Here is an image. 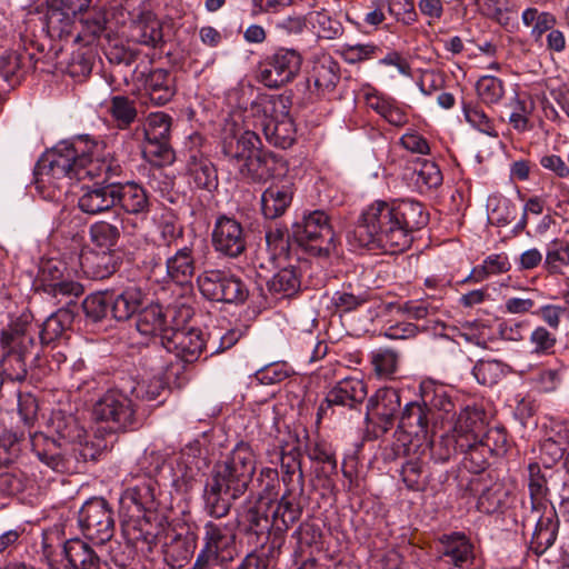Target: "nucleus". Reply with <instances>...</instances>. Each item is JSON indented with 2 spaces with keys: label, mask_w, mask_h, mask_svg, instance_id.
Masks as SVG:
<instances>
[{
  "label": "nucleus",
  "mask_w": 569,
  "mask_h": 569,
  "mask_svg": "<svg viewBox=\"0 0 569 569\" xmlns=\"http://www.w3.org/2000/svg\"><path fill=\"white\" fill-rule=\"evenodd\" d=\"M429 214L415 200H377L361 213L350 239L359 247L401 252L412 242V233L423 228Z\"/></svg>",
  "instance_id": "1"
},
{
  "label": "nucleus",
  "mask_w": 569,
  "mask_h": 569,
  "mask_svg": "<svg viewBox=\"0 0 569 569\" xmlns=\"http://www.w3.org/2000/svg\"><path fill=\"white\" fill-rule=\"evenodd\" d=\"M256 471V458L248 443L240 442L222 462H217L203 489L206 511L214 518L226 517L232 503L248 490Z\"/></svg>",
  "instance_id": "2"
},
{
  "label": "nucleus",
  "mask_w": 569,
  "mask_h": 569,
  "mask_svg": "<svg viewBox=\"0 0 569 569\" xmlns=\"http://www.w3.org/2000/svg\"><path fill=\"white\" fill-rule=\"evenodd\" d=\"M106 146L89 136H78L58 142L38 161L36 172L41 181L50 179H86L89 166L101 160Z\"/></svg>",
  "instance_id": "3"
},
{
  "label": "nucleus",
  "mask_w": 569,
  "mask_h": 569,
  "mask_svg": "<svg viewBox=\"0 0 569 569\" xmlns=\"http://www.w3.org/2000/svg\"><path fill=\"white\" fill-rule=\"evenodd\" d=\"M92 186H83L78 199V208L87 214L96 216L110 211L116 207L114 179L123 176L120 161L110 152L101 156V160L89 166L84 172Z\"/></svg>",
  "instance_id": "4"
},
{
  "label": "nucleus",
  "mask_w": 569,
  "mask_h": 569,
  "mask_svg": "<svg viewBox=\"0 0 569 569\" xmlns=\"http://www.w3.org/2000/svg\"><path fill=\"white\" fill-rule=\"evenodd\" d=\"M291 229L297 244L312 257L326 258L336 249V234L325 210L305 211Z\"/></svg>",
  "instance_id": "5"
},
{
  "label": "nucleus",
  "mask_w": 569,
  "mask_h": 569,
  "mask_svg": "<svg viewBox=\"0 0 569 569\" xmlns=\"http://www.w3.org/2000/svg\"><path fill=\"white\" fill-rule=\"evenodd\" d=\"M137 229L138 222L133 218L120 217L119 213L111 220H99L89 227L91 242L107 250L97 256L99 269L96 271V277L106 278L117 270L118 262L111 251L118 244L121 233L133 234Z\"/></svg>",
  "instance_id": "6"
},
{
  "label": "nucleus",
  "mask_w": 569,
  "mask_h": 569,
  "mask_svg": "<svg viewBox=\"0 0 569 569\" xmlns=\"http://www.w3.org/2000/svg\"><path fill=\"white\" fill-rule=\"evenodd\" d=\"M204 545L200 550L192 569L226 565L232 558L236 545L237 522L208 521L204 527Z\"/></svg>",
  "instance_id": "7"
},
{
  "label": "nucleus",
  "mask_w": 569,
  "mask_h": 569,
  "mask_svg": "<svg viewBox=\"0 0 569 569\" xmlns=\"http://www.w3.org/2000/svg\"><path fill=\"white\" fill-rule=\"evenodd\" d=\"M172 118L162 111L151 112L143 124V158L156 167L171 164L176 153L170 143Z\"/></svg>",
  "instance_id": "8"
},
{
  "label": "nucleus",
  "mask_w": 569,
  "mask_h": 569,
  "mask_svg": "<svg viewBox=\"0 0 569 569\" xmlns=\"http://www.w3.org/2000/svg\"><path fill=\"white\" fill-rule=\"evenodd\" d=\"M92 418L111 432L127 431L137 425L132 400L122 391L109 390L92 407Z\"/></svg>",
  "instance_id": "9"
},
{
  "label": "nucleus",
  "mask_w": 569,
  "mask_h": 569,
  "mask_svg": "<svg viewBox=\"0 0 569 569\" xmlns=\"http://www.w3.org/2000/svg\"><path fill=\"white\" fill-rule=\"evenodd\" d=\"M302 63L301 54L291 48H278L258 64L257 79L264 87L279 89L292 82Z\"/></svg>",
  "instance_id": "10"
},
{
  "label": "nucleus",
  "mask_w": 569,
  "mask_h": 569,
  "mask_svg": "<svg viewBox=\"0 0 569 569\" xmlns=\"http://www.w3.org/2000/svg\"><path fill=\"white\" fill-rule=\"evenodd\" d=\"M201 295L216 302L242 305L249 297L247 284L238 277L222 270H206L197 278Z\"/></svg>",
  "instance_id": "11"
},
{
  "label": "nucleus",
  "mask_w": 569,
  "mask_h": 569,
  "mask_svg": "<svg viewBox=\"0 0 569 569\" xmlns=\"http://www.w3.org/2000/svg\"><path fill=\"white\" fill-rule=\"evenodd\" d=\"M78 525L89 540L102 545L114 533L113 512L103 498L87 500L78 512Z\"/></svg>",
  "instance_id": "12"
},
{
  "label": "nucleus",
  "mask_w": 569,
  "mask_h": 569,
  "mask_svg": "<svg viewBox=\"0 0 569 569\" xmlns=\"http://www.w3.org/2000/svg\"><path fill=\"white\" fill-rule=\"evenodd\" d=\"M201 141L199 133L193 132L184 142L186 176L192 188L212 191L218 187V173L213 163L200 152Z\"/></svg>",
  "instance_id": "13"
},
{
  "label": "nucleus",
  "mask_w": 569,
  "mask_h": 569,
  "mask_svg": "<svg viewBox=\"0 0 569 569\" xmlns=\"http://www.w3.org/2000/svg\"><path fill=\"white\" fill-rule=\"evenodd\" d=\"M269 508L268 501L249 496L241 505L237 520H234L237 528L240 527L244 535L253 538L254 543L259 546L267 543L271 530H274Z\"/></svg>",
  "instance_id": "14"
},
{
  "label": "nucleus",
  "mask_w": 569,
  "mask_h": 569,
  "mask_svg": "<svg viewBox=\"0 0 569 569\" xmlns=\"http://www.w3.org/2000/svg\"><path fill=\"white\" fill-rule=\"evenodd\" d=\"M400 407L398 390L389 387L379 388L368 398L365 420L367 423H373L382 433H387L393 427Z\"/></svg>",
  "instance_id": "15"
},
{
  "label": "nucleus",
  "mask_w": 569,
  "mask_h": 569,
  "mask_svg": "<svg viewBox=\"0 0 569 569\" xmlns=\"http://www.w3.org/2000/svg\"><path fill=\"white\" fill-rule=\"evenodd\" d=\"M168 353H172L184 363L197 361L202 353L206 341L201 330L196 328L173 329L164 332L161 345Z\"/></svg>",
  "instance_id": "16"
},
{
  "label": "nucleus",
  "mask_w": 569,
  "mask_h": 569,
  "mask_svg": "<svg viewBox=\"0 0 569 569\" xmlns=\"http://www.w3.org/2000/svg\"><path fill=\"white\" fill-rule=\"evenodd\" d=\"M211 236L214 250L222 256L237 258L246 250L244 230L242 224L233 217L219 216L216 219Z\"/></svg>",
  "instance_id": "17"
},
{
  "label": "nucleus",
  "mask_w": 569,
  "mask_h": 569,
  "mask_svg": "<svg viewBox=\"0 0 569 569\" xmlns=\"http://www.w3.org/2000/svg\"><path fill=\"white\" fill-rule=\"evenodd\" d=\"M3 351L29 356L36 346V328L31 313H22L3 329L0 337Z\"/></svg>",
  "instance_id": "18"
},
{
  "label": "nucleus",
  "mask_w": 569,
  "mask_h": 569,
  "mask_svg": "<svg viewBox=\"0 0 569 569\" xmlns=\"http://www.w3.org/2000/svg\"><path fill=\"white\" fill-rule=\"evenodd\" d=\"M535 520L529 548L537 556L543 555L553 546L559 531L560 521L553 507L542 508L541 511L531 510L526 521Z\"/></svg>",
  "instance_id": "19"
},
{
  "label": "nucleus",
  "mask_w": 569,
  "mask_h": 569,
  "mask_svg": "<svg viewBox=\"0 0 569 569\" xmlns=\"http://www.w3.org/2000/svg\"><path fill=\"white\" fill-rule=\"evenodd\" d=\"M130 38L152 49H162L166 43L161 21L146 9L130 13Z\"/></svg>",
  "instance_id": "20"
},
{
  "label": "nucleus",
  "mask_w": 569,
  "mask_h": 569,
  "mask_svg": "<svg viewBox=\"0 0 569 569\" xmlns=\"http://www.w3.org/2000/svg\"><path fill=\"white\" fill-rule=\"evenodd\" d=\"M339 81V63L331 57H323L313 63L306 83L310 98H323L335 91Z\"/></svg>",
  "instance_id": "21"
},
{
  "label": "nucleus",
  "mask_w": 569,
  "mask_h": 569,
  "mask_svg": "<svg viewBox=\"0 0 569 569\" xmlns=\"http://www.w3.org/2000/svg\"><path fill=\"white\" fill-rule=\"evenodd\" d=\"M116 207L122 210L120 217H129L137 221L138 217L147 216L150 202L147 190L134 181L119 182L114 179Z\"/></svg>",
  "instance_id": "22"
},
{
  "label": "nucleus",
  "mask_w": 569,
  "mask_h": 569,
  "mask_svg": "<svg viewBox=\"0 0 569 569\" xmlns=\"http://www.w3.org/2000/svg\"><path fill=\"white\" fill-rule=\"evenodd\" d=\"M286 171L287 163L281 156L262 150L259 147L250 161L247 164H242L241 177L252 182H262L281 176Z\"/></svg>",
  "instance_id": "23"
},
{
  "label": "nucleus",
  "mask_w": 569,
  "mask_h": 569,
  "mask_svg": "<svg viewBox=\"0 0 569 569\" xmlns=\"http://www.w3.org/2000/svg\"><path fill=\"white\" fill-rule=\"evenodd\" d=\"M368 396V388L362 379L347 377L339 380L327 393L328 407L339 406L350 410H359Z\"/></svg>",
  "instance_id": "24"
},
{
  "label": "nucleus",
  "mask_w": 569,
  "mask_h": 569,
  "mask_svg": "<svg viewBox=\"0 0 569 569\" xmlns=\"http://www.w3.org/2000/svg\"><path fill=\"white\" fill-rule=\"evenodd\" d=\"M261 147L259 136L250 130L240 136L226 137L222 141V153L224 159L239 172L242 173V164H247L257 149Z\"/></svg>",
  "instance_id": "25"
},
{
  "label": "nucleus",
  "mask_w": 569,
  "mask_h": 569,
  "mask_svg": "<svg viewBox=\"0 0 569 569\" xmlns=\"http://www.w3.org/2000/svg\"><path fill=\"white\" fill-rule=\"evenodd\" d=\"M441 557L459 569H473L476 553L470 539L461 532L443 535L440 538Z\"/></svg>",
  "instance_id": "26"
},
{
  "label": "nucleus",
  "mask_w": 569,
  "mask_h": 569,
  "mask_svg": "<svg viewBox=\"0 0 569 569\" xmlns=\"http://www.w3.org/2000/svg\"><path fill=\"white\" fill-rule=\"evenodd\" d=\"M431 420L430 409L423 403L411 401L405 405L398 425V431L410 438L426 440Z\"/></svg>",
  "instance_id": "27"
},
{
  "label": "nucleus",
  "mask_w": 569,
  "mask_h": 569,
  "mask_svg": "<svg viewBox=\"0 0 569 569\" xmlns=\"http://www.w3.org/2000/svg\"><path fill=\"white\" fill-rule=\"evenodd\" d=\"M529 479L528 488L531 500V510L533 512L541 511L542 508H550L548 503L549 483L560 478L559 471H553L550 466H546L545 470L536 462L528 466Z\"/></svg>",
  "instance_id": "28"
},
{
  "label": "nucleus",
  "mask_w": 569,
  "mask_h": 569,
  "mask_svg": "<svg viewBox=\"0 0 569 569\" xmlns=\"http://www.w3.org/2000/svg\"><path fill=\"white\" fill-rule=\"evenodd\" d=\"M143 90L154 106H164L177 92L176 76L167 69H153L144 78Z\"/></svg>",
  "instance_id": "29"
},
{
  "label": "nucleus",
  "mask_w": 569,
  "mask_h": 569,
  "mask_svg": "<svg viewBox=\"0 0 569 569\" xmlns=\"http://www.w3.org/2000/svg\"><path fill=\"white\" fill-rule=\"evenodd\" d=\"M111 295V313L118 321L129 320L137 316L149 299L147 292L136 284H130L119 292Z\"/></svg>",
  "instance_id": "30"
},
{
  "label": "nucleus",
  "mask_w": 569,
  "mask_h": 569,
  "mask_svg": "<svg viewBox=\"0 0 569 569\" xmlns=\"http://www.w3.org/2000/svg\"><path fill=\"white\" fill-rule=\"evenodd\" d=\"M63 555L73 569H112L88 542L79 538L69 539L63 543Z\"/></svg>",
  "instance_id": "31"
},
{
  "label": "nucleus",
  "mask_w": 569,
  "mask_h": 569,
  "mask_svg": "<svg viewBox=\"0 0 569 569\" xmlns=\"http://www.w3.org/2000/svg\"><path fill=\"white\" fill-rule=\"evenodd\" d=\"M30 441L33 453L47 467L57 472H64L68 469V460L61 445L54 439L40 432L32 435Z\"/></svg>",
  "instance_id": "32"
},
{
  "label": "nucleus",
  "mask_w": 569,
  "mask_h": 569,
  "mask_svg": "<svg viewBox=\"0 0 569 569\" xmlns=\"http://www.w3.org/2000/svg\"><path fill=\"white\" fill-rule=\"evenodd\" d=\"M136 328L144 337L159 338V345H161L162 335L171 329L167 326V316L162 307L150 299L137 315Z\"/></svg>",
  "instance_id": "33"
},
{
  "label": "nucleus",
  "mask_w": 569,
  "mask_h": 569,
  "mask_svg": "<svg viewBox=\"0 0 569 569\" xmlns=\"http://www.w3.org/2000/svg\"><path fill=\"white\" fill-rule=\"evenodd\" d=\"M167 276L177 284L190 283L196 272V259L192 247L178 249L166 261Z\"/></svg>",
  "instance_id": "34"
},
{
  "label": "nucleus",
  "mask_w": 569,
  "mask_h": 569,
  "mask_svg": "<svg viewBox=\"0 0 569 569\" xmlns=\"http://www.w3.org/2000/svg\"><path fill=\"white\" fill-rule=\"evenodd\" d=\"M301 515L302 507L299 497L293 492V488H287L271 512L274 530L287 531L300 519Z\"/></svg>",
  "instance_id": "35"
},
{
  "label": "nucleus",
  "mask_w": 569,
  "mask_h": 569,
  "mask_svg": "<svg viewBox=\"0 0 569 569\" xmlns=\"http://www.w3.org/2000/svg\"><path fill=\"white\" fill-rule=\"evenodd\" d=\"M157 482L146 478L136 486L128 488L121 498V503L128 508L133 506L138 513L157 509Z\"/></svg>",
  "instance_id": "36"
},
{
  "label": "nucleus",
  "mask_w": 569,
  "mask_h": 569,
  "mask_svg": "<svg viewBox=\"0 0 569 569\" xmlns=\"http://www.w3.org/2000/svg\"><path fill=\"white\" fill-rule=\"evenodd\" d=\"M293 191L289 184H272L261 194V211L267 219L281 217L291 204Z\"/></svg>",
  "instance_id": "37"
},
{
  "label": "nucleus",
  "mask_w": 569,
  "mask_h": 569,
  "mask_svg": "<svg viewBox=\"0 0 569 569\" xmlns=\"http://www.w3.org/2000/svg\"><path fill=\"white\" fill-rule=\"evenodd\" d=\"M74 315L71 310L61 308L51 313L42 323L39 332L42 345H51L67 337L70 330Z\"/></svg>",
  "instance_id": "38"
},
{
  "label": "nucleus",
  "mask_w": 569,
  "mask_h": 569,
  "mask_svg": "<svg viewBox=\"0 0 569 569\" xmlns=\"http://www.w3.org/2000/svg\"><path fill=\"white\" fill-rule=\"evenodd\" d=\"M260 126L267 141L274 147L287 149L295 142L296 127L291 117L260 120Z\"/></svg>",
  "instance_id": "39"
},
{
  "label": "nucleus",
  "mask_w": 569,
  "mask_h": 569,
  "mask_svg": "<svg viewBox=\"0 0 569 569\" xmlns=\"http://www.w3.org/2000/svg\"><path fill=\"white\" fill-rule=\"evenodd\" d=\"M486 413L482 409L477 407H469L461 409L458 418L452 427V430L460 438H466V441H473L485 431Z\"/></svg>",
  "instance_id": "40"
},
{
  "label": "nucleus",
  "mask_w": 569,
  "mask_h": 569,
  "mask_svg": "<svg viewBox=\"0 0 569 569\" xmlns=\"http://www.w3.org/2000/svg\"><path fill=\"white\" fill-rule=\"evenodd\" d=\"M300 286L301 276L293 266L280 269L267 282L268 291L277 299L293 297L300 290Z\"/></svg>",
  "instance_id": "41"
},
{
  "label": "nucleus",
  "mask_w": 569,
  "mask_h": 569,
  "mask_svg": "<svg viewBox=\"0 0 569 569\" xmlns=\"http://www.w3.org/2000/svg\"><path fill=\"white\" fill-rule=\"evenodd\" d=\"M290 99L283 94L260 96L251 103V112L261 120H279L290 117Z\"/></svg>",
  "instance_id": "42"
},
{
  "label": "nucleus",
  "mask_w": 569,
  "mask_h": 569,
  "mask_svg": "<svg viewBox=\"0 0 569 569\" xmlns=\"http://www.w3.org/2000/svg\"><path fill=\"white\" fill-rule=\"evenodd\" d=\"M101 0H59L58 4L66 11L70 12L74 18L78 14L87 12L89 9H98L97 16L84 21L89 32L97 37L100 36L106 28V18L100 8Z\"/></svg>",
  "instance_id": "43"
},
{
  "label": "nucleus",
  "mask_w": 569,
  "mask_h": 569,
  "mask_svg": "<svg viewBox=\"0 0 569 569\" xmlns=\"http://www.w3.org/2000/svg\"><path fill=\"white\" fill-rule=\"evenodd\" d=\"M76 18L59 4L51 6L46 14V29L51 39L64 40L73 34Z\"/></svg>",
  "instance_id": "44"
},
{
  "label": "nucleus",
  "mask_w": 569,
  "mask_h": 569,
  "mask_svg": "<svg viewBox=\"0 0 569 569\" xmlns=\"http://www.w3.org/2000/svg\"><path fill=\"white\" fill-rule=\"evenodd\" d=\"M49 428L58 437L68 442H82L86 438V430L79 426L72 415L61 410L53 411L49 420Z\"/></svg>",
  "instance_id": "45"
},
{
  "label": "nucleus",
  "mask_w": 569,
  "mask_h": 569,
  "mask_svg": "<svg viewBox=\"0 0 569 569\" xmlns=\"http://www.w3.org/2000/svg\"><path fill=\"white\" fill-rule=\"evenodd\" d=\"M30 54H21L17 51L7 50L0 56V78L10 87L18 84L23 78L30 66H27L26 59L31 60Z\"/></svg>",
  "instance_id": "46"
},
{
  "label": "nucleus",
  "mask_w": 569,
  "mask_h": 569,
  "mask_svg": "<svg viewBox=\"0 0 569 569\" xmlns=\"http://www.w3.org/2000/svg\"><path fill=\"white\" fill-rule=\"evenodd\" d=\"M527 343L529 353L532 357H550L556 352L558 343L557 332L545 326H537L530 332Z\"/></svg>",
  "instance_id": "47"
},
{
  "label": "nucleus",
  "mask_w": 569,
  "mask_h": 569,
  "mask_svg": "<svg viewBox=\"0 0 569 569\" xmlns=\"http://www.w3.org/2000/svg\"><path fill=\"white\" fill-rule=\"evenodd\" d=\"M399 353L389 348H378L370 353L373 372L380 379H393L399 368Z\"/></svg>",
  "instance_id": "48"
},
{
  "label": "nucleus",
  "mask_w": 569,
  "mask_h": 569,
  "mask_svg": "<svg viewBox=\"0 0 569 569\" xmlns=\"http://www.w3.org/2000/svg\"><path fill=\"white\" fill-rule=\"evenodd\" d=\"M420 389L422 403L430 409L431 415L432 410L449 413L455 409V405L443 386L428 382L422 383Z\"/></svg>",
  "instance_id": "49"
},
{
  "label": "nucleus",
  "mask_w": 569,
  "mask_h": 569,
  "mask_svg": "<svg viewBox=\"0 0 569 569\" xmlns=\"http://www.w3.org/2000/svg\"><path fill=\"white\" fill-rule=\"evenodd\" d=\"M507 498L508 492L501 482H490L481 488L477 507L481 512L493 513L502 508Z\"/></svg>",
  "instance_id": "50"
},
{
  "label": "nucleus",
  "mask_w": 569,
  "mask_h": 569,
  "mask_svg": "<svg viewBox=\"0 0 569 569\" xmlns=\"http://www.w3.org/2000/svg\"><path fill=\"white\" fill-rule=\"evenodd\" d=\"M511 263L507 253H492L485 258L481 264L476 266L471 270V277L475 282H481L490 276H498L510 270Z\"/></svg>",
  "instance_id": "51"
},
{
  "label": "nucleus",
  "mask_w": 569,
  "mask_h": 569,
  "mask_svg": "<svg viewBox=\"0 0 569 569\" xmlns=\"http://www.w3.org/2000/svg\"><path fill=\"white\" fill-rule=\"evenodd\" d=\"M469 447L466 438H460L451 430L443 435L437 443L431 447L432 457L439 462H447L458 453H462V449Z\"/></svg>",
  "instance_id": "52"
},
{
  "label": "nucleus",
  "mask_w": 569,
  "mask_h": 569,
  "mask_svg": "<svg viewBox=\"0 0 569 569\" xmlns=\"http://www.w3.org/2000/svg\"><path fill=\"white\" fill-rule=\"evenodd\" d=\"M109 112L120 129L128 128L138 114L134 101L124 96L111 98Z\"/></svg>",
  "instance_id": "53"
},
{
  "label": "nucleus",
  "mask_w": 569,
  "mask_h": 569,
  "mask_svg": "<svg viewBox=\"0 0 569 569\" xmlns=\"http://www.w3.org/2000/svg\"><path fill=\"white\" fill-rule=\"evenodd\" d=\"M469 447L462 449L463 465L473 473L483 471L489 466V458L492 457L488 452L483 443L480 442V437L473 441H468Z\"/></svg>",
  "instance_id": "54"
},
{
  "label": "nucleus",
  "mask_w": 569,
  "mask_h": 569,
  "mask_svg": "<svg viewBox=\"0 0 569 569\" xmlns=\"http://www.w3.org/2000/svg\"><path fill=\"white\" fill-rule=\"evenodd\" d=\"M567 266H569V243L562 240L551 241L547 247L545 268L551 274H560Z\"/></svg>",
  "instance_id": "55"
},
{
  "label": "nucleus",
  "mask_w": 569,
  "mask_h": 569,
  "mask_svg": "<svg viewBox=\"0 0 569 569\" xmlns=\"http://www.w3.org/2000/svg\"><path fill=\"white\" fill-rule=\"evenodd\" d=\"M281 469L283 471L282 481L287 488L293 486V477L297 473V485L299 495L303 491V472L301 469L300 452L291 449L289 452H281Z\"/></svg>",
  "instance_id": "56"
},
{
  "label": "nucleus",
  "mask_w": 569,
  "mask_h": 569,
  "mask_svg": "<svg viewBox=\"0 0 569 569\" xmlns=\"http://www.w3.org/2000/svg\"><path fill=\"white\" fill-rule=\"evenodd\" d=\"M476 91L485 104H497L505 96L503 81L495 76H482L476 83Z\"/></svg>",
  "instance_id": "57"
},
{
  "label": "nucleus",
  "mask_w": 569,
  "mask_h": 569,
  "mask_svg": "<svg viewBox=\"0 0 569 569\" xmlns=\"http://www.w3.org/2000/svg\"><path fill=\"white\" fill-rule=\"evenodd\" d=\"M339 54L349 64H356L362 61L376 58L381 48L372 42L370 43H343L340 46Z\"/></svg>",
  "instance_id": "58"
},
{
  "label": "nucleus",
  "mask_w": 569,
  "mask_h": 569,
  "mask_svg": "<svg viewBox=\"0 0 569 569\" xmlns=\"http://www.w3.org/2000/svg\"><path fill=\"white\" fill-rule=\"evenodd\" d=\"M509 107L511 108L509 122L512 128L520 132L528 130L529 116L533 110V101L530 99H521V97L516 93L515 97L510 99Z\"/></svg>",
  "instance_id": "59"
},
{
  "label": "nucleus",
  "mask_w": 569,
  "mask_h": 569,
  "mask_svg": "<svg viewBox=\"0 0 569 569\" xmlns=\"http://www.w3.org/2000/svg\"><path fill=\"white\" fill-rule=\"evenodd\" d=\"M27 357L26 355L4 351L1 359L2 376L14 383L24 381L28 373Z\"/></svg>",
  "instance_id": "60"
},
{
  "label": "nucleus",
  "mask_w": 569,
  "mask_h": 569,
  "mask_svg": "<svg viewBox=\"0 0 569 569\" xmlns=\"http://www.w3.org/2000/svg\"><path fill=\"white\" fill-rule=\"evenodd\" d=\"M368 299L369 296L366 291L355 293L352 291H348L343 287L342 290H338L332 293L330 302L337 312L346 313L355 311L360 306L365 305L368 301Z\"/></svg>",
  "instance_id": "61"
},
{
  "label": "nucleus",
  "mask_w": 569,
  "mask_h": 569,
  "mask_svg": "<svg viewBox=\"0 0 569 569\" xmlns=\"http://www.w3.org/2000/svg\"><path fill=\"white\" fill-rule=\"evenodd\" d=\"M503 373V366L498 360H479L472 369L476 380L483 386L496 385Z\"/></svg>",
  "instance_id": "62"
},
{
  "label": "nucleus",
  "mask_w": 569,
  "mask_h": 569,
  "mask_svg": "<svg viewBox=\"0 0 569 569\" xmlns=\"http://www.w3.org/2000/svg\"><path fill=\"white\" fill-rule=\"evenodd\" d=\"M480 442L487 448L492 457H502L507 453L509 441L505 428L493 427L480 435Z\"/></svg>",
  "instance_id": "63"
},
{
  "label": "nucleus",
  "mask_w": 569,
  "mask_h": 569,
  "mask_svg": "<svg viewBox=\"0 0 569 569\" xmlns=\"http://www.w3.org/2000/svg\"><path fill=\"white\" fill-rule=\"evenodd\" d=\"M293 373L292 367L286 361H277L257 370L254 377L262 385H274L286 380Z\"/></svg>",
  "instance_id": "64"
}]
</instances>
